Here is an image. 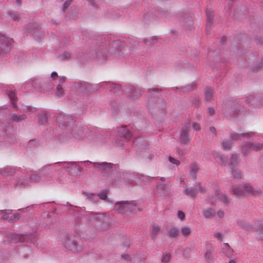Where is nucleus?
Wrapping results in <instances>:
<instances>
[{
  "mask_svg": "<svg viewBox=\"0 0 263 263\" xmlns=\"http://www.w3.org/2000/svg\"><path fill=\"white\" fill-rule=\"evenodd\" d=\"M212 155L214 158V159L218 163H221L222 164H224L227 161V158L226 157L216 151H213L212 152Z\"/></svg>",
  "mask_w": 263,
  "mask_h": 263,
  "instance_id": "nucleus-19",
  "label": "nucleus"
},
{
  "mask_svg": "<svg viewBox=\"0 0 263 263\" xmlns=\"http://www.w3.org/2000/svg\"><path fill=\"white\" fill-rule=\"evenodd\" d=\"M10 237L12 238V240L15 242H28L29 241H32L30 239V236L28 235H21V234H10Z\"/></svg>",
  "mask_w": 263,
  "mask_h": 263,
  "instance_id": "nucleus-16",
  "label": "nucleus"
},
{
  "mask_svg": "<svg viewBox=\"0 0 263 263\" xmlns=\"http://www.w3.org/2000/svg\"><path fill=\"white\" fill-rule=\"evenodd\" d=\"M87 82H78L74 83V87L81 92H85L87 87Z\"/></svg>",
  "mask_w": 263,
  "mask_h": 263,
  "instance_id": "nucleus-33",
  "label": "nucleus"
},
{
  "mask_svg": "<svg viewBox=\"0 0 263 263\" xmlns=\"http://www.w3.org/2000/svg\"><path fill=\"white\" fill-rule=\"evenodd\" d=\"M11 39L0 33V55L5 54L11 49Z\"/></svg>",
  "mask_w": 263,
  "mask_h": 263,
  "instance_id": "nucleus-8",
  "label": "nucleus"
},
{
  "mask_svg": "<svg viewBox=\"0 0 263 263\" xmlns=\"http://www.w3.org/2000/svg\"><path fill=\"white\" fill-rule=\"evenodd\" d=\"M84 194L87 197V198L92 202L96 203L98 200V198L97 196L95 195V194L92 193H84Z\"/></svg>",
  "mask_w": 263,
  "mask_h": 263,
  "instance_id": "nucleus-45",
  "label": "nucleus"
},
{
  "mask_svg": "<svg viewBox=\"0 0 263 263\" xmlns=\"http://www.w3.org/2000/svg\"><path fill=\"white\" fill-rule=\"evenodd\" d=\"M27 118V116L25 114L17 115L15 114H12L10 115V120L16 121L20 122L25 120Z\"/></svg>",
  "mask_w": 263,
  "mask_h": 263,
  "instance_id": "nucleus-32",
  "label": "nucleus"
},
{
  "mask_svg": "<svg viewBox=\"0 0 263 263\" xmlns=\"http://www.w3.org/2000/svg\"><path fill=\"white\" fill-rule=\"evenodd\" d=\"M89 216L91 220L94 219L96 221H99L100 220L102 221V219L105 217V216L103 214H97L91 213L89 214Z\"/></svg>",
  "mask_w": 263,
  "mask_h": 263,
  "instance_id": "nucleus-35",
  "label": "nucleus"
},
{
  "mask_svg": "<svg viewBox=\"0 0 263 263\" xmlns=\"http://www.w3.org/2000/svg\"><path fill=\"white\" fill-rule=\"evenodd\" d=\"M71 56V54L68 52H65L63 53V54L61 55V57L63 59L67 60L70 58Z\"/></svg>",
  "mask_w": 263,
  "mask_h": 263,
  "instance_id": "nucleus-56",
  "label": "nucleus"
},
{
  "mask_svg": "<svg viewBox=\"0 0 263 263\" xmlns=\"http://www.w3.org/2000/svg\"><path fill=\"white\" fill-rule=\"evenodd\" d=\"M18 177L23 178L20 179V180L16 183L15 186L19 187H25L28 185V183L24 180V177H26V175H24L23 173H19L18 174Z\"/></svg>",
  "mask_w": 263,
  "mask_h": 263,
  "instance_id": "nucleus-27",
  "label": "nucleus"
},
{
  "mask_svg": "<svg viewBox=\"0 0 263 263\" xmlns=\"http://www.w3.org/2000/svg\"><path fill=\"white\" fill-rule=\"evenodd\" d=\"M71 134L76 139H82L84 137V129L81 127H77L72 130Z\"/></svg>",
  "mask_w": 263,
  "mask_h": 263,
  "instance_id": "nucleus-20",
  "label": "nucleus"
},
{
  "mask_svg": "<svg viewBox=\"0 0 263 263\" xmlns=\"http://www.w3.org/2000/svg\"><path fill=\"white\" fill-rule=\"evenodd\" d=\"M234 103L233 102L229 101L222 105V111L223 114L228 116L230 115L232 116H234L233 114L234 111H236V110H234Z\"/></svg>",
  "mask_w": 263,
  "mask_h": 263,
  "instance_id": "nucleus-15",
  "label": "nucleus"
},
{
  "mask_svg": "<svg viewBox=\"0 0 263 263\" xmlns=\"http://www.w3.org/2000/svg\"><path fill=\"white\" fill-rule=\"evenodd\" d=\"M205 99L209 101L212 100L213 95V91L210 88H206L204 92Z\"/></svg>",
  "mask_w": 263,
  "mask_h": 263,
  "instance_id": "nucleus-36",
  "label": "nucleus"
},
{
  "mask_svg": "<svg viewBox=\"0 0 263 263\" xmlns=\"http://www.w3.org/2000/svg\"><path fill=\"white\" fill-rule=\"evenodd\" d=\"M66 79V78L64 76H63V77H61L60 78H59V82L60 83L59 84H61V83H63L65 82V80Z\"/></svg>",
  "mask_w": 263,
  "mask_h": 263,
  "instance_id": "nucleus-64",
  "label": "nucleus"
},
{
  "mask_svg": "<svg viewBox=\"0 0 263 263\" xmlns=\"http://www.w3.org/2000/svg\"><path fill=\"white\" fill-rule=\"evenodd\" d=\"M118 133L120 137L126 140H129L133 137L132 132L126 126H122L118 128Z\"/></svg>",
  "mask_w": 263,
  "mask_h": 263,
  "instance_id": "nucleus-14",
  "label": "nucleus"
},
{
  "mask_svg": "<svg viewBox=\"0 0 263 263\" xmlns=\"http://www.w3.org/2000/svg\"><path fill=\"white\" fill-rule=\"evenodd\" d=\"M118 44V41H114L111 44V46L110 47V45H109V47L108 49H105V51H104V48H102L100 49V54H102V53H105L106 54L107 51L108 52H110L111 54H115L116 53V51H117V49L115 47V46Z\"/></svg>",
  "mask_w": 263,
  "mask_h": 263,
  "instance_id": "nucleus-23",
  "label": "nucleus"
},
{
  "mask_svg": "<svg viewBox=\"0 0 263 263\" xmlns=\"http://www.w3.org/2000/svg\"><path fill=\"white\" fill-rule=\"evenodd\" d=\"M214 237L215 238H217L220 241H222V235L220 232H216L214 234Z\"/></svg>",
  "mask_w": 263,
  "mask_h": 263,
  "instance_id": "nucleus-57",
  "label": "nucleus"
},
{
  "mask_svg": "<svg viewBox=\"0 0 263 263\" xmlns=\"http://www.w3.org/2000/svg\"><path fill=\"white\" fill-rule=\"evenodd\" d=\"M30 172H33L32 171H30ZM33 174L29 176V181L31 182H39L42 181V177L41 174H39V171L38 172H33Z\"/></svg>",
  "mask_w": 263,
  "mask_h": 263,
  "instance_id": "nucleus-22",
  "label": "nucleus"
},
{
  "mask_svg": "<svg viewBox=\"0 0 263 263\" xmlns=\"http://www.w3.org/2000/svg\"><path fill=\"white\" fill-rule=\"evenodd\" d=\"M193 128H194V129L196 130H200V126L199 124L198 123H196L195 122H194L193 123Z\"/></svg>",
  "mask_w": 263,
  "mask_h": 263,
  "instance_id": "nucleus-59",
  "label": "nucleus"
},
{
  "mask_svg": "<svg viewBox=\"0 0 263 263\" xmlns=\"http://www.w3.org/2000/svg\"><path fill=\"white\" fill-rule=\"evenodd\" d=\"M255 134V133L253 132L242 134L235 133L231 134L230 138L232 140L234 141L238 140L241 138L250 139L251 137L254 136Z\"/></svg>",
  "mask_w": 263,
  "mask_h": 263,
  "instance_id": "nucleus-17",
  "label": "nucleus"
},
{
  "mask_svg": "<svg viewBox=\"0 0 263 263\" xmlns=\"http://www.w3.org/2000/svg\"><path fill=\"white\" fill-rule=\"evenodd\" d=\"M20 218V214L18 213H16L14 214L13 216H12L10 218V220L12 222L15 221L19 219Z\"/></svg>",
  "mask_w": 263,
  "mask_h": 263,
  "instance_id": "nucleus-54",
  "label": "nucleus"
},
{
  "mask_svg": "<svg viewBox=\"0 0 263 263\" xmlns=\"http://www.w3.org/2000/svg\"><path fill=\"white\" fill-rule=\"evenodd\" d=\"M58 162L46 164L39 170V174L42 177V182H50L53 180V171H59Z\"/></svg>",
  "mask_w": 263,
  "mask_h": 263,
  "instance_id": "nucleus-1",
  "label": "nucleus"
},
{
  "mask_svg": "<svg viewBox=\"0 0 263 263\" xmlns=\"http://www.w3.org/2000/svg\"><path fill=\"white\" fill-rule=\"evenodd\" d=\"M231 175L236 178H241V172L238 169H232Z\"/></svg>",
  "mask_w": 263,
  "mask_h": 263,
  "instance_id": "nucleus-44",
  "label": "nucleus"
},
{
  "mask_svg": "<svg viewBox=\"0 0 263 263\" xmlns=\"http://www.w3.org/2000/svg\"><path fill=\"white\" fill-rule=\"evenodd\" d=\"M62 241L65 247L68 250L73 252L77 250L76 241L73 239L70 238L68 235H66L62 239Z\"/></svg>",
  "mask_w": 263,
  "mask_h": 263,
  "instance_id": "nucleus-12",
  "label": "nucleus"
},
{
  "mask_svg": "<svg viewBox=\"0 0 263 263\" xmlns=\"http://www.w3.org/2000/svg\"><path fill=\"white\" fill-rule=\"evenodd\" d=\"M56 120L59 126L62 128H64L70 125L74 119L71 116L59 114L57 116Z\"/></svg>",
  "mask_w": 263,
  "mask_h": 263,
  "instance_id": "nucleus-7",
  "label": "nucleus"
},
{
  "mask_svg": "<svg viewBox=\"0 0 263 263\" xmlns=\"http://www.w3.org/2000/svg\"><path fill=\"white\" fill-rule=\"evenodd\" d=\"M213 250L211 247L206 248V251L204 253V259L208 263H211L213 261Z\"/></svg>",
  "mask_w": 263,
  "mask_h": 263,
  "instance_id": "nucleus-26",
  "label": "nucleus"
},
{
  "mask_svg": "<svg viewBox=\"0 0 263 263\" xmlns=\"http://www.w3.org/2000/svg\"><path fill=\"white\" fill-rule=\"evenodd\" d=\"M206 15H207V24L206 27L207 28H211L213 22V15L209 10L206 11Z\"/></svg>",
  "mask_w": 263,
  "mask_h": 263,
  "instance_id": "nucleus-39",
  "label": "nucleus"
},
{
  "mask_svg": "<svg viewBox=\"0 0 263 263\" xmlns=\"http://www.w3.org/2000/svg\"><path fill=\"white\" fill-rule=\"evenodd\" d=\"M98 85H93L91 84L87 83V87L86 92H94L99 90L98 88Z\"/></svg>",
  "mask_w": 263,
  "mask_h": 263,
  "instance_id": "nucleus-41",
  "label": "nucleus"
},
{
  "mask_svg": "<svg viewBox=\"0 0 263 263\" xmlns=\"http://www.w3.org/2000/svg\"><path fill=\"white\" fill-rule=\"evenodd\" d=\"M143 139L141 138H139L134 140V143L135 145L138 146L139 147H142L143 144H142L141 143Z\"/></svg>",
  "mask_w": 263,
  "mask_h": 263,
  "instance_id": "nucleus-50",
  "label": "nucleus"
},
{
  "mask_svg": "<svg viewBox=\"0 0 263 263\" xmlns=\"http://www.w3.org/2000/svg\"><path fill=\"white\" fill-rule=\"evenodd\" d=\"M222 145L226 149H230L232 146V142L230 140H224L222 142Z\"/></svg>",
  "mask_w": 263,
  "mask_h": 263,
  "instance_id": "nucleus-46",
  "label": "nucleus"
},
{
  "mask_svg": "<svg viewBox=\"0 0 263 263\" xmlns=\"http://www.w3.org/2000/svg\"><path fill=\"white\" fill-rule=\"evenodd\" d=\"M263 148V143H252L246 142L242 144L241 149L242 153L245 155H247L252 151H258Z\"/></svg>",
  "mask_w": 263,
  "mask_h": 263,
  "instance_id": "nucleus-6",
  "label": "nucleus"
},
{
  "mask_svg": "<svg viewBox=\"0 0 263 263\" xmlns=\"http://www.w3.org/2000/svg\"><path fill=\"white\" fill-rule=\"evenodd\" d=\"M168 183H162L158 182L157 185V192L160 196L165 194Z\"/></svg>",
  "mask_w": 263,
  "mask_h": 263,
  "instance_id": "nucleus-21",
  "label": "nucleus"
},
{
  "mask_svg": "<svg viewBox=\"0 0 263 263\" xmlns=\"http://www.w3.org/2000/svg\"><path fill=\"white\" fill-rule=\"evenodd\" d=\"M115 170H112V172L110 176L108 177V179L112 183L118 184L121 181L122 176L124 179H133V175L130 174H128L127 173L124 174L121 171L120 169H117V167L116 166H115Z\"/></svg>",
  "mask_w": 263,
  "mask_h": 263,
  "instance_id": "nucleus-4",
  "label": "nucleus"
},
{
  "mask_svg": "<svg viewBox=\"0 0 263 263\" xmlns=\"http://www.w3.org/2000/svg\"><path fill=\"white\" fill-rule=\"evenodd\" d=\"M58 77V73L55 71H53L51 73V78L53 80H55Z\"/></svg>",
  "mask_w": 263,
  "mask_h": 263,
  "instance_id": "nucleus-62",
  "label": "nucleus"
},
{
  "mask_svg": "<svg viewBox=\"0 0 263 263\" xmlns=\"http://www.w3.org/2000/svg\"><path fill=\"white\" fill-rule=\"evenodd\" d=\"M203 215L206 218H211L215 215V211L214 209L209 208L203 211Z\"/></svg>",
  "mask_w": 263,
  "mask_h": 263,
  "instance_id": "nucleus-28",
  "label": "nucleus"
},
{
  "mask_svg": "<svg viewBox=\"0 0 263 263\" xmlns=\"http://www.w3.org/2000/svg\"><path fill=\"white\" fill-rule=\"evenodd\" d=\"M59 171L65 169L72 174L76 175L81 171V166L76 162H58Z\"/></svg>",
  "mask_w": 263,
  "mask_h": 263,
  "instance_id": "nucleus-5",
  "label": "nucleus"
},
{
  "mask_svg": "<svg viewBox=\"0 0 263 263\" xmlns=\"http://www.w3.org/2000/svg\"><path fill=\"white\" fill-rule=\"evenodd\" d=\"M217 214L219 218H222L224 216V212L221 210L217 211Z\"/></svg>",
  "mask_w": 263,
  "mask_h": 263,
  "instance_id": "nucleus-60",
  "label": "nucleus"
},
{
  "mask_svg": "<svg viewBox=\"0 0 263 263\" xmlns=\"http://www.w3.org/2000/svg\"><path fill=\"white\" fill-rule=\"evenodd\" d=\"M80 163L83 164V165L86 167H89V165L92 164L94 167H98L102 172L109 171L112 168V166L113 165V164L110 163H107L105 162L101 163L92 162L89 161H85L84 162L82 161L80 162Z\"/></svg>",
  "mask_w": 263,
  "mask_h": 263,
  "instance_id": "nucleus-9",
  "label": "nucleus"
},
{
  "mask_svg": "<svg viewBox=\"0 0 263 263\" xmlns=\"http://www.w3.org/2000/svg\"><path fill=\"white\" fill-rule=\"evenodd\" d=\"M208 113L210 116H212L215 113V110L213 108L210 107L208 109Z\"/></svg>",
  "mask_w": 263,
  "mask_h": 263,
  "instance_id": "nucleus-61",
  "label": "nucleus"
},
{
  "mask_svg": "<svg viewBox=\"0 0 263 263\" xmlns=\"http://www.w3.org/2000/svg\"><path fill=\"white\" fill-rule=\"evenodd\" d=\"M114 210L118 213L124 214L127 212H135L139 210V209L134 202L123 201L116 203Z\"/></svg>",
  "mask_w": 263,
  "mask_h": 263,
  "instance_id": "nucleus-2",
  "label": "nucleus"
},
{
  "mask_svg": "<svg viewBox=\"0 0 263 263\" xmlns=\"http://www.w3.org/2000/svg\"><path fill=\"white\" fill-rule=\"evenodd\" d=\"M239 163L238 156L236 154H233L231 155L230 161L228 163L229 166L231 169L235 167Z\"/></svg>",
  "mask_w": 263,
  "mask_h": 263,
  "instance_id": "nucleus-24",
  "label": "nucleus"
},
{
  "mask_svg": "<svg viewBox=\"0 0 263 263\" xmlns=\"http://www.w3.org/2000/svg\"><path fill=\"white\" fill-rule=\"evenodd\" d=\"M178 217L181 220H183V219H184V218L185 217V214H184V213L183 212L179 211L178 212Z\"/></svg>",
  "mask_w": 263,
  "mask_h": 263,
  "instance_id": "nucleus-58",
  "label": "nucleus"
},
{
  "mask_svg": "<svg viewBox=\"0 0 263 263\" xmlns=\"http://www.w3.org/2000/svg\"><path fill=\"white\" fill-rule=\"evenodd\" d=\"M245 101L247 103L251 104V105H260L263 104V93L259 95H251L247 97Z\"/></svg>",
  "mask_w": 263,
  "mask_h": 263,
  "instance_id": "nucleus-11",
  "label": "nucleus"
},
{
  "mask_svg": "<svg viewBox=\"0 0 263 263\" xmlns=\"http://www.w3.org/2000/svg\"><path fill=\"white\" fill-rule=\"evenodd\" d=\"M71 1H72L71 0H67L65 2L63 7V11H65L66 10V9L69 7V6L71 3Z\"/></svg>",
  "mask_w": 263,
  "mask_h": 263,
  "instance_id": "nucleus-55",
  "label": "nucleus"
},
{
  "mask_svg": "<svg viewBox=\"0 0 263 263\" xmlns=\"http://www.w3.org/2000/svg\"><path fill=\"white\" fill-rule=\"evenodd\" d=\"M168 160L171 163L175 164L177 166L180 164V161L172 157H170Z\"/></svg>",
  "mask_w": 263,
  "mask_h": 263,
  "instance_id": "nucleus-52",
  "label": "nucleus"
},
{
  "mask_svg": "<svg viewBox=\"0 0 263 263\" xmlns=\"http://www.w3.org/2000/svg\"><path fill=\"white\" fill-rule=\"evenodd\" d=\"M233 193L238 197H241L245 195L246 193L251 194L253 195L260 194L261 190L260 188L253 189L252 186L249 184H245L244 186L241 187H234L233 190Z\"/></svg>",
  "mask_w": 263,
  "mask_h": 263,
  "instance_id": "nucleus-3",
  "label": "nucleus"
},
{
  "mask_svg": "<svg viewBox=\"0 0 263 263\" xmlns=\"http://www.w3.org/2000/svg\"><path fill=\"white\" fill-rule=\"evenodd\" d=\"M0 173L5 177L14 175L15 174V170L12 167H6L0 169Z\"/></svg>",
  "mask_w": 263,
  "mask_h": 263,
  "instance_id": "nucleus-25",
  "label": "nucleus"
},
{
  "mask_svg": "<svg viewBox=\"0 0 263 263\" xmlns=\"http://www.w3.org/2000/svg\"><path fill=\"white\" fill-rule=\"evenodd\" d=\"M179 233H180L179 230L175 227L171 228L168 230V235H169V236L171 237L174 238V237H177V236H178Z\"/></svg>",
  "mask_w": 263,
  "mask_h": 263,
  "instance_id": "nucleus-38",
  "label": "nucleus"
},
{
  "mask_svg": "<svg viewBox=\"0 0 263 263\" xmlns=\"http://www.w3.org/2000/svg\"><path fill=\"white\" fill-rule=\"evenodd\" d=\"M198 167L195 164H193L190 167V175L193 178H196V173L198 172Z\"/></svg>",
  "mask_w": 263,
  "mask_h": 263,
  "instance_id": "nucleus-40",
  "label": "nucleus"
},
{
  "mask_svg": "<svg viewBox=\"0 0 263 263\" xmlns=\"http://www.w3.org/2000/svg\"><path fill=\"white\" fill-rule=\"evenodd\" d=\"M128 93L130 97L135 99L142 95V90L140 88H136L134 86H130L128 88Z\"/></svg>",
  "mask_w": 263,
  "mask_h": 263,
  "instance_id": "nucleus-18",
  "label": "nucleus"
},
{
  "mask_svg": "<svg viewBox=\"0 0 263 263\" xmlns=\"http://www.w3.org/2000/svg\"><path fill=\"white\" fill-rule=\"evenodd\" d=\"M107 190H103L98 194V196L101 199L105 200L107 197Z\"/></svg>",
  "mask_w": 263,
  "mask_h": 263,
  "instance_id": "nucleus-48",
  "label": "nucleus"
},
{
  "mask_svg": "<svg viewBox=\"0 0 263 263\" xmlns=\"http://www.w3.org/2000/svg\"><path fill=\"white\" fill-rule=\"evenodd\" d=\"M11 212V210H0V215H2V218L4 220H6L8 219L9 215L10 214Z\"/></svg>",
  "mask_w": 263,
  "mask_h": 263,
  "instance_id": "nucleus-43",
  "label": "nucleus"
},
{
  "mask_svg": "<svg viewBox=\"0 0 263 263\" xmlns=\"http://www.w3.org/2000/svg\"><path fill=\"white\" fill-rule=\"evenodd\" d=\"M171 255L170 254H165L161 258V261L163 262H167L170 259Z\"/></svg>",
  "mask_w": 263,
  "mask_h": 263,
  "instance_id": "nucleus-51",
  "label": "nucleus"
},
{
  "mask_svg": "<svg viewBox=\"0 0 263 263\" xmlns=\"http://www.w3.org/2000/svg\"><path fill=\"white\" fill-rule=\"evenodd\" d=\"M160 231V226L157 224H153L151 227V236L155 239Z\"/></svg>",
  "mask_w": 263,
  "mask_h": 263,
  "instance_id": "nucleus-31",
  "label": "nucleus"
},
{
  "mask_svg": "<svg viewBox=\"0 0 263 263\" xmlns=\"http://www.w3.org/2000/svg\"><path fill=\"white\" fill-rule=\"evenodd\" d=\"M220 191L217 190L215 192L216 199H220L224 203L227 204L229 203V199L226 195H222L219 196Z\"/></svg>",
  "mask_w": 263,
  "mask_h": 263,
  "instance_id": "nucleus-37",
  "label": "nucleus"
},
{
  "mask_svg": "<svg viewBox=\"0 0 263 263\" xmlns=\"http://www.w3.org/2000/svg\"><path fill=\"white\" fill-rule=\"evenodd\" d=\"M190 123H187L182 128L179 137V141L182 144L188 145L190 142L191 138L189 136V128Z\"/></svg>",
  "mask_w": 263,
  "mask_h": 263,
  "instance_id": "nucleus-10",
  "label": "nucleus"
},
{
  "mask_svg": "<svg viewBox=\"0 0 263 263\" xmlns=\"http://www.w3.org/2000/svg\"><path fill=\"white\" fill-rule=\"evenodd\" d=\"M8 95L13 105L15 106V101L16 99L15 93L13 91H11L9 93Z\"/></svg>",
  "mask_w": 263,
  "mask_h": 263,
  "instance_id": "nucleus-49",
  "label": "nucleus"
},
{
  "mask_svg": "<svg viewBox=\"0 0 263 263\" xmlns=\"http://www.w3.org/2000/svg\"><path fill=\"white\" fill-rule=\"evenodd\" d=\"M183 193L189 196L195 197L198 193V191L197 189L186 186Z\"/></svg>",
  "mask_w": 263,
  "mask_h": 263,
  "instance_id": "nucleus-29",
  "label": "nucleus"
},
{
  "mask_svg": "<svg viewBox=\"0 0 263 263\" xmlns=\"http://www.w3.org/2000/svg\"><path fill=\"white\" fill-rule=\"evenodd\" d=\"M38 122L40 124L44 125L47 123L48 117L47 112L43 111L38 115Z\"/></svg>",
  "mask_w": 263,
  "mask_h": 263,
  "instance_id": "nucleus-30",
  "label": "nucleus"
},
{
  "mask_svg": "<svg viewBox=\"0 0 263 263\" xmlns=\"http://www.w3.org/2000/svg\"><path fill=\"white\" fill-rule=\"evenodd\" d=\"M100 87L108 89L110 91H112L116 94L121 91V87L119 84H114L108 82H102L100 83Z\"/></svg>",
  "mask_w": 263,
  "mask_h": 263,
  "instance_id": "nucleus-13",
  "label": "nucleus"
},
{
  "mask_svg": "<svg viewBox=\"0 0 263 263\" xmlns=\"http://www.w3.org/2000/svg\"><path fill=\"white\" fill-rule=\"evenodd\" d=\"M64 91L62 87L60 84H59L57 87L56 95L59 97H62L63 95Z\"/></svg>",
  "mask_w": 263,
  "mask_h": 263,
  "instance_id": "nucleus-47",
  "label": "nucleus"
},
{
  "mask_svg": "<svg viewBox=\"0 0 263 263\" xmlns=\"http://www.w3.org/2000/svg\"><path fill=\"white\" fill-rule=\"evenodd\" d=\"M237 225L240 227L241 228L245 229L247 231H250L252 229V227L242 219L237 220Z\"/></svg>",
  "mask_w": 263,
  "mask_h": 263,
  "instance_id": "nucleus-34",
  "label": "nucleus"
},
{
  "mask_svg": "<svg viewBox=\"0 0 263 263\" xmlns=\"http://www.w3.org/2000/svg\"><path fill=\"white\" fill-rule=\"evenodd\" d=\"M9 15L11 17V18L14 21H18L20 17L17 13L12 12L9 13Z\"/></svg>",
  "mask_w": 263,
  "mask_h": 263,
  "instance_id": "nucleus-53",
  "label": "nucleus"
},
{
  "mask_svg": "<svg viewBox=\"0 0 263 263\" xmlns=\"http://www.w3.org/2000/svg\"><path fill=\"white\" fill-rule=\"evenodd\" d=\"M200 102V99H199L198 97H196L195 98V100L193 101V103L194 104H196V105H198V104H199Z\"/></svg>",
  "mask_w": 263,
  "mask_h": 263,
  "instance_id": "nucleus-63",
  "label": "nucleus"
},
{
  "mask_svg": "<svg viewBox=\"0 0 263 263\" xmlns=\"http://www.w3.org/2000/svg\"><path fill=\"white\" fill-rule=\"evenodd\" d=\"M181 232L184 236H188L192 233V230L190 228L185 226L181 228Z\"/></svg>",
  "mask_w": 263,
  "mask_h": 263,
  "instance_id": "nucleus-42",
  "label": "nucleus"
}]
</instances>
